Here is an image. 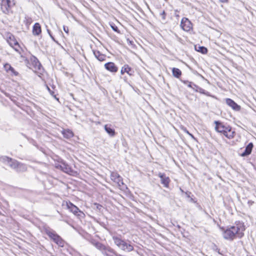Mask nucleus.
Segmentation results:
<instances>
[{
	"instance_id": "obj_1",
	"label": "nucleus",
	"mask_w": 256,
	"mask_h": 256,
	"mask_svg": "<svg viewBox=\"0 0 256 256\" xmlns=\"http://www.w3.org/2000/svg\"><path fill=\"white\" fill-rule=\"evenodd\" d=\"M0 162L8 165L18 173L24 172L28 170V166L26 164L20 162L15 159L6 156L0 157Z\"/></svg>"
},
{
	"instance_id": "obj_2",
	"label": "nucleus",
	"mask_w": 256,
	"mask_h": 256,
	"mask_svg": "<svg viewBox=\"0 0 256 256\" xmlns=\"http://www.w3.org/2000/svg\"><path fill=\"white\" fill-rule=\"evenodd\" d=\"M245 228L243 226L238 225L232 226L229 228H227L223 232V237L226 240H232L236 235H237L238 238H242L244 236L243 232Z\"/></svg>"
},
{
	"instance_id": "obj_3",
	"label": "nucleus",
	"mask_w": 256,
	"mask_h": 256,
	"mask_svg": "<svg viewBox=\"0 0 256 256\" xmlns=\"http://www.w3.org/2000/svg\"><path fill=\"white\" fill-rule=\"evenodd\" d=\"M214 123L216 124L215 130L216 132L221 133L229 139L234 137L235 132L232 130L231 126L224 124L219 121H215Z\"/></svg>"
},
{
	"instance_id": "obj_4",
	"label": "nucleus",
	"mask_w": 256,
	"mask_h": 256,
	"mask_svg": "<svg viewBox=\"0 0 256 256\" xmlns=\"http://www.w3.org/2000/svg\"><path fill=\"white\" fill-rule=\"evenodd\" d=\"M114 244L122 250L129 252L132 251L134 249V246L130 243L127 242L124 240H122L117 236L112 237Z\"/></svg>"
},
{
	"instance_id": "obj_5",
	"label": "nucleus",
	"mask_w": 256,
	"mask_h": 256,
	"mask_svg": "<svg viewBox=\"0 0 256 256\" xmlns=\"http://www.w3.org/2000/svg\"><path fill=\"white\" fill-rule=\"evenodd\" d=\"M45 232L50 238L59 246L63 247L64 246V241L54 230L52 229H46Z\"/></svg>"
},
{
	"instance_id": "obj_6",
	"label": "nucleus",
	"mask_w": 256,
	"mask_h": 256,
	"mask_svg": "<svg viewBox=\"0 0 256 256\" xmlns=\"http://www.w3.org/2000/svg\"><path fill=\"white\" fill-rule=\"evenodd\" d=\"M14 4V2H12V3H10L8 0H2L1 3V9L4 13L7 14L9 13L10 8Z\"/></svg>"
},
{
	"instance_id": "obj_7",
	"label": "nucleus",
	"mask_w": 256,
	"mask_h": 256,
	"mask_svg": "<svg viewBox=\"0 0 256 256\" xmlns=\"http://www.w3.org/2000/svg\"><path fill=\"white\" fill-rule=\"evenodd\" d=\"M180 26L184 31L188 32L192 29V23L188 18H184L181 20Z\"/></svg>"
},
{
	"instance_id": "obj_8",
	"label": "nucleus",
	"mask_w": 256,
	"mask_h": 256,
	"mask_svg": "<svg viewBox=\"0 0 256 256\" xmlns=\"http://www.w3.org/2000/svg\"><path fill=\"white\" fill-rule=\"evenodd\" d=\"M110 178L112 180L116 182L118 186H120L124 184L122 178L116 172H112L110 174Z\"/></svg>"
},
{
	"instance_id": "obj_9",
	"label": "nucleus",
	"mask_w": 256,
	"mask_h": 256,
	"mask_svg": "<svg viewBox=\"0 0 256 256\" xmlns=\"http://www.w3.org/2000/svg\"><path fill=\"white\" fill-rule=\"evenodd\" d=\"M158 176L160 178L161 184H162L164 187L168 188L169 184L170 181L169 177L166 176V174L164 173L161 172L158 173Z\"/></svg>"
},
{
	"instance_id": "obj_10",
	"label": "nucleus",
	"mask_w": 256,
	"mask_h": 256,
	"mask_svg": "<svg viewBox=\"0 0 256 256\" xmlns=\"http://www.w3.org/2000/svg\"><path fill=\"white\" fill-rule=\"evenodd\" d=\"M226 104L235 111H239L240 110V106L238 105L232 100L227 98L226 99Z\"/></svg>"
},
{
	"instance_id": "obj_11",
	"label": "nucleus",
	"mask_w": 256,
	"mask_h": 256,
	"mask_svg": "<svg viewBox=\"0 0 256 256\" xmlns=\"http://www.w3.org/2000/svg\"><path fill=\"white\" fill-rule=\"evenodd\" d=\"M66 206L67 208L75 215L80 216L78 213H82L77 206L70 202H66Z\"/></svg>"
},
{
	"instance_id": "obj_12",
	"label": "nucleus",
	"mask_w": 256,
	"mask_h": 256,
	"mask_svg": "<svg viewBox=\"0 0 256 256\" xmlns=\"http://www.w3.org/2000/svg\"><path fill=\"white\" fill-rule=\"evenodd\" d=\"M56 167L60 168L62 170L68 174H71L73 172L71 167L65 162H62L60 164Z\"/></svg>"
},
{
	"instance_id": "obj_13",
	"label": "nucleus",
	"mask_w": 256,
	"mask_h": 256,
	"mask_svg": "<svg viewBox=\"0 0 256 256\" xmlns=\"http://www.w3.org/2000/svg\"><path fill=\"white\" fill-rule=\"evenodd\" d=\"M104 68L106 70L112 72H116L118 70V68L112 62H108L105 64Z\"/></svg>"
},
{
	"instance_id": "obj_14",
	"label": "nucleus",
	"mask_w": 256,
	"mask_h": 256,
	"mask_svg": "<svg viewBox=\"0 0 256 256\" xmlns=\"http://www.w3.org/2000/svg\"><path fill=\"white\" fill-rule=\"evenodd\" d=\"M254 148V144L252 142H250L246 147V148L243 152L240 155L241 156L244 157L249 156L252 151Z\"/></svg>"
},
{
	"instance_id": "obj_15",
	"label": "nucleus",
	"mask_w": 256,
	"mask_h": 256,
	"mask_svg": "<svg viewBox=\"0 0 256 256\" xmlns=\"http://www.w3.org/2000/svg\"><path fill=\"white\" fill-rule=\"evenodd\" d=\"M125 72H126L128 75H132L134 71L129 66L128 64H124L121 69L120 73L122 74H124Z\"/></svg>"
},
{
	"instance_id": "obj_16",
	"label": "nucleus",
	"mask_w": 256,
	"mask_h": 256,
	"mask_svg": "<svg viewBox=\"0 0 256 256\" xmlns=\"http://www.w3.org/2000/svg\"><path fill=\"white\" fill-rule=\"evenodd\" d=\"M42 32V28L40 24L36 22L33 26L32 34L34 36H38Z\"/></svg>"
},
{
	"instance_id": "obj_17",
	"label": "nucleus",
	"mask_w": 256,
	"mask_h": 256,
	"mask_svg": "<svg viewBox=\"0 0 256 256\" xmlns=\"http://www.w3.org/2000/svg\"><path fill=\"white\" fill-rule=\"evenodd\" d=\"M7 42L10 44V46L12 47H14V46H18V48H20V46L16 41V40L14 38V37L12 35H10L8 38Z\"/></svg>"
},
{
	"instance_id": "obj_18",
	"label": "nucleus",
	"mask_w": 256,
	"mask_h": 256,
	"mask_svg": "<svg viewBox=\"0 0 256 256\" xmlns=\"http://www.w3.org/2000/svg\"><path fill=\"white\" fill-rule=\"evenodd\" d=\"M4 70L7 72H9V71H10L11 72L14 76H17L18 75V72H16L14 68H12L11 65L9 64H6L4 65Z\"/></svg>"
},
{
	"instance_id": "obj_19",
	"label": "nucleus",
	"mask_w": 256,
	"mask_h": 256,
	"mask_svg": "<svg viewBox=\"0 0 256 256\" xmlns=\"http://www.w3.org/2000/svg\"><path fill=\"white\" fill-rule=\"evenodd\" d=\"M94 54L95 57L100 61L102 62L106 59V56L104 54H102L98 50H93Z\"/></svg>"
},
{
	"instance_id": "obj_20",
	"label": "nucleus",
	"mask_w": 256,
	"mask_h": 256,
	"mask_svg": "<svg viewBox=\"0 0 256 256\" xmlns=\"http://www.w3.org/2000/svg\"><path fill=\"white\" fill-rule=\"evenodd\" d=\"M104 130L110 136H115L116 132L114 130L111 128L110 126L108 124H106L104 126Z\"/></svg>"
},
{
	"instance_id": "obj_21",
	"label": "nucleus",
	"mask_w": 256,
	"mask_h": 256,
	"mask_svg": "<svg viewBox=\"0 0 256 256\" xmlns=\"http://www.w3.org/2000/svg\"><path fill=\"white\" fill-rule=\"evenodd\" d=\"M62 134L66 138H70L74 136V134L72 130H64L62 132Z\"/></svg>"
},
{
	"instance_id": "obj_22",
	"label": "nucleus",
	"mask_w": 256,
	"mask_h": 256,
	"mask_svg": "<svg viewBox=\"0 0 256 256\" xmlns=\"http://www.w3.org/2000/svg\"><path fill=\"white\" fill-rule=\"evenodd\" d=\"M172 74L174 77L178 78L182 75V72L178 68H172Z\"/></svg>"
},
{
	"instance_id": "obj_23",
	"label": "nucleus",
	"mask_w": 256,
	"mask_h": 256,
	"mask_svg": "<svg viewBox=\"0 0 256 256\" xmlns=\"http://www.w3.org/2000/svg\"><path fill=\"white\" fill-rule=\"evenodd\" d=\"M195 49L198 52H201L202 54H206L208 52V49L203 46H195Z\"/></svg>"
},
{
	"instance_id": "obj_24",
	"label": "nucleus",
	"mask_w": 256,
	"mask_h": 256,
	"mask_svg": "<svg viewBox=\"0 0 256 256\" xmlns=\"http://www.w3.org/2000/svg\"><path fill=\"white\" fill-rule=\"evenodd\" d=\"M33 64L34 65V68L36 70H40L42 68V66L40 62L38 60L37 58H36V60L34 61Z\"/></svg>"
},
{
	"instance_id": "obj_25",
	"label": "nucleus",
	"mask_w": 256,
	"mask_h": 256,
	"mask_svg": "<svg viewBox=\"0 0 256 256\" xmlns=\"http://www.w3.org/2000/svg\"><path fill=\"white\" fill-rule=\"evenodd\" d=\"M196 92H200V93L204 94L206 96H209L208 92H206L204 90L199 86L198 87V89H196Z\"/></svg>"
},
{
	"instance_id": "obj_26",
	"label": "nucleus",
	"mask_w": 256,
	"mask_h": 256,
	"mask_svg": "<svg viewBox=\"0 0 256 256\" xmlns=\"http://www.w3.org/2000/svg\"><path fill=\"white\" fill-rule=\"evenodd\" d=\"M181 82L184 83V84L187 85L188 87L190 88L192 87V82H189L188 80H181Z\"/></svg>"
},
{
	"instance_id": "obj_27",
	"label": "nucleus",
	"mask_w": 256,
	"mask_h": 256,
	"mask_svg": "<svg viewBox=\"0 0 256 256\" xmlns=\"http://www.w3.org/2000/svg\"><path fill=\"white\" fill-rule=\"evenodd\" d=\"M182 130H184V132L188 134L192 138H193L194 140H196V138H194V135L190 133L186 128H182Z\"/></svg>"
},
{
	"instance_id": "obj_28",
	"label": "nucleus",
	"mask_w": 256,
	"mask_h": 256,
	"mask_svg": "<svg viewBox=\"0 0 256 256\" xmlns=\"http://www.w3.org/2000/svg\"><path fill=\"white\" fill-rule=\"evenodd\" d=\"M160 16H161L162 20H165L166 18V13L164 10L160 12Z\"/></svg>"
},
{
	"instance_id": "obj_29",
	"label": "nucleus",
	"mask_w": 256,
	"mask_h": 256,
	"mask_svg": "<svg viewBox=\"0 0 256 256\" xmlns=\"http://www.w3.org/2000/svg\"><path fill=\"white\" fill-rule=\"evenodd\" d=\"M111 27H112V28L113 30H114V32H119V30H118V28L115 25H113V26H111Z\"/></svg>"
},
{
	"instance_id": "obj_30",
	"label": "nucleus",
	"mask_w": 256,
	"mask_h": 256,
	"mask_svg": "<svg viewBox=\"0 0 256 256\" xmlns=\"http://www.w3.org/2000/svg\"><path fill=\"white\" fill-rule=\"evenodd\" d=\"M198 86L192 82V87H190V88L196 91V89H198Z\"/></svg>"
},
{
	"instance_id": "obj_31",
	"label": "nucleus",
	"mask_w": 256,
	"mask_h": 256,
	"mask_svg": "<svg viewBox=\"0 0 256 256\" xmlns=\"http://www.w3.org/2000/svg\"><path fill=\"white\" fill-rule=\"evenodd\" d=\"M47 88H48V91L50 92V94H51L52 96H54L56 98V96H55V95H54V92H52V90H50V88L48 86H47Z\"/></svg>"
},
{
	"instance_id": "obj_32",
	"label": "nucleus",
	"mask_w": 256,
	"mask_h": 256,
	"mask_svg": "<svg viewBox=\"0 0 256 256\" xmlns=\"http://www.w3.org/2000/svg\"><path fill=\"white\" fill-rule=\"evenodd\" d=\"M64 30L67 34L68 32V26H63Z\"/></svg>"
},
{
	"instance_id": "obj_33",
	"label": "nucleus",
	"mask_w": 256,
	"mask_h": 256,
	"mask_svg": "<svg viewBox=\"0 0 256 256\" xmlns=\"http://www.w3.org/2000/svg\"><path fill=\"white\" fill-rule=\"evenodd\" d=\"M95 205H96V208L100 210V208H102V206L100 204H95Z\"/></svg>"
},
{
	"instance_id": "obj_34",
	"label": "nucleus",
	"mask_w": 256,
	"mask_h": 256,
	"mask_svg": "<svg viewBox=\"0 0 256 256\" xmlns=\"http://www.w3.org/2000/svg\"><path fill=\"white\" fill-rule=\"evenodd\" d=\"M215 250L216 252H218L219 254H221V255H223L222 252H220V250L218 248H216L215 249Z\"/></svg>"
},
{
	"instance_id": "obj_35",
	"label": "nucleus",
	"mask_w": 256,
	"mask_h": 256,
	"mask_svg": "<svg viewBox=\"0 0 256 256\" xmlns=\"http://www.w3.org/2000/svg\"><path fill=\"white\" fill-rule=\"evenodd\" d=\"M12 48H14V50L16 51V52H19V49H18V48H18V46H14V47H12Z\"/></svg>"
},
{
	"instance_id": "obj_36",
	"label": "nucleus",
	"mask_w": 256,
	"mask_h": 256,
	"mask_svg": "<svg viewBox=\"0 0 256 256\" xmlns=\"http://www.w3.org/2000/svg\"><path fill=\"white\" fill-rule=\"evenodd\" d=\"M248 204H249V206H251L252 204L254 203L253 202H252V200H248Z\"/></svg>"
},
{
	"instance_id": "obj_37",
	"label": "nucleus",
	"mask_w": 256,
	"mask_h": 256,
	"mask_svg": "<svg viewBox=\"0 0 256 256\" xmlns=\"http://www.w3.org/2000/svg\"><path fill=\"white\" fill-rule=\"evenodd\" d=\"M220 1L222 2H227L228 0H220Z\"/></svg>"
},
{
	"instance_id": "obj_38",
	"label": "nucleus",
	"mask_w": 256,
	"mask_h": 256,
	"mask_svg": "<svg viewBox=\"0 0 256 256\" xmlns=\"http://www.w3.org/2000/svg\"><path fill=\"white\" fill-rule=\"evenodd\" d=\"M47 32H48V34H49L50 36V35H52L50 30L48 29Z\"/></svg>"
},
{
	"instance_id": "obj_39",
	"label": "nucleus",
	"mask_w": 256,
	"mask_h": 256,
	"mask_svg": "<svg viewBox=\"0 0 256 256\" xmlns=\"http://www.w3.org/2000/svg\"><path fill=\"white\" fill-rule=\"evenodd\" d=\"M50 38H52V40L54 41H56L55 40H54V36H52V35H50Z\"/></svg>"
},
{
	"instance_id": "obj_40",
	"label": "nucleus",
	"mask_w": 256,
	"mask_h": 256,
	"mask_svg": "<svg viewBox=\"0 0 256 256\" xmlns=\"http://www.w3.org/2000/svg\"><path fill=\"white\" fill-rule=\"evenodd\" d=\"M254 170H256V164L254 166Z\"/></svg>"
}]
</instances>
